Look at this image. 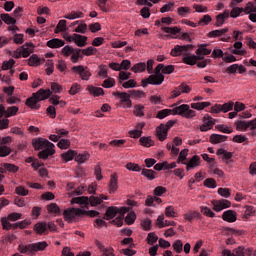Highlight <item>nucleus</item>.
I'll use <instances>...</instances> for the list:
<instances>
[{
    "mask_svg": "<svg viewBox=\"0 0 256 256\" xmlns=\"http://www.w3.org/2000/svg\"><path fill=\"white\" fill-rule=\"evenodd\" d=\"M162 31H164V33H170V35H177V34L181 33V28H179L177 26H175V27L163 26Z\"/></svg>",
    "mask_w": 256,
    "mask_h": 256,
    "instance_id": "ea45409f",
    "label": "nucleus"
},
{
    "mask_svg": "<svg viewBox=\"0 0 256 256\" xmlns=\"http://www.w3.org/2000/svg\"><path fill=\"white\" fill-rule=\"evenodd\" d=\"M64 219L68 223H73L75 217H83V209L80 208H69L64 210Z\"/></svg>",
    "mask_w": 256,
    "mask_h": 256,
    "instance_id": "6e6552de",
    "label": "nucleus"
},
{
    "mask_svg": "<svg viewBox=\"0 0 256 256\" xmlns=\"http://www.w3.org/2000/svg\"><path fill=\"white\" fill-rule=\"evenodd\" d=\"M74 31L75 33H81L82 35H85V33H87V23L81 20V23L74 29Z\"/></svg>",
    "mask_w": 256,
    "mask_h": 256,
    "instance_id": "49530a36",
    "label": "nucleus"
},
{
    "mask_svg": "<svg viewBox=\"0 0 256 256\" xmlns=\"http://www.w3.org/2000/svg\"><path fill=\"white\" fill-rule=\"evenodd\" d=\"M51 97V90L40 89L37 93H34L32 97L26 99L25 105L30 107V109H41V105H39V101H43L45 99H49Z\"/></svg>",
    "mask_w": 256,
    "mask_h": 256,
    "instance_id": "20e7f679",
    "label": "nucleus"
},
{
    "mask_svg": "<svg viewBox=\"0 0 256 256\" xmlns=\"http://www.w3.org/2000/svg\"><path fill=\"white\" fill-rule=\"evenodd\" d=\"M114 97L120 99V105L123 109H131L133 103L131 102V95L127 92L116 91L112 94Z\"/></svg>",
    "mask_w": 256,
    "mask_h": 256,
    "instance_id": "423d86ee",
    "label": "nucleus"
},
{
    "mask_svg": "<svg viewBox=\"0 0 256 256\" xmlns=\"http://www.w3.org/2000/svg\"><path fill=\"white\" fill-rule=\"evenodd\" d=\"M32 145L35 151H39V159H43L45 161L49 159V157L55 155V144L51 143L47 139L35 138L32 140Z\"/></svg>",
    "mask_w": 256,
    "mask_h": 256,
    "instance_id": "7ed1b4c3",
    "label": "nucleus"
},
{
    "mask_svg": "<svg viewBox=\"0 0 256 256\" xmlns=\"http://www.w3.org/2000/svg\"><path fill=\"white\" fill-rule=\"evenodd\" d=\"M235 103L232 101L224 103V104H216L211 108V113H229V111H233V107Z\"/></svg>",
    "mask_w": 256,
    "mask_h": 256,
    "instance_id": "9d476101",
    "label": "nucleus"
},
{
    "mask_svg": "<svg viewBox=\"0 0 256 256\" xmlns=\"http://www.w3.org/2000/svg\"><path fill=\"white\" fill-rule=\"evenodd\" d=\"M1 19L7 25H15V23H17V20H15V18L11 17L9 14H1Z\"/></svg>",
    "mask_w": 256,
    "mask_h": 256,
    "instance_id": "09e8293b",
    "label": "nucleus"
},
{
    "mask_svg": "<svg viewBox=\"0 0 256 256\" xmlns=\"http://www.w3.org/2000/svg\"><path fill=\"white\" fill-rule=\"evenodd\" d=\"M148 79L150 81V85H161L163 81H165V76H163V74H154L150 75Z\"/></svg>",
    "mask_w": 256,
    "mask_h": 256,
    "instance_id": "4be33fe9",
    "label": "nucleus"
},
{
    "mask_svg": "<svg viewBox=\"0 0 256 256\" xmlns=\"http://www.w3.org/2000/svg\"><path fill=\"white\" fill-rule=\"evenodd\" d=\"M35 233L37 235H49V231L47 230L46 222H38L33 227Z\"/></svg>",
    "mask_w": 256,
    "mask_h": 256,
    "instance_id": "4468645a",
    "label": "nucleus"
},
{
    "mask_svg": "<svg viewBox=\"0 0 256 256\" xmlns=\"http://www.w3.org/2000/svg\"><path fill=\"white\" fill-rule=\"evenodd\" d=\"M74 37L76 38L74 43L77 45V47H85V45H87V36L74 34Z\"/></svg>",
    "mask_w": 256,
    "mask_h": 256,
    "instance_id": "7c9ffc66",
    "label": "nucleus"
},
{
    "mask_svg": "<svg viewBox=\"0 0 256 256\" xmlns=\"http://www.w3.org/2000/svg\"><path fill=\"white\" fill-rule=\"evenodd\" d=\"M72 203H76L77 205H84L86 209H89V203H91V197L87 196H80V197H75L72 199Z\"/></svg>",
    "mask_w": 256,
    "mask_h": 256,
    "instance_id": "aec40b11",
    "label": "nucleus"
},
{
    "mask_svg": "<svg viewBox=\"0 0 256 256\" xmlns=\"http://www.w3.org/2000/svg\"><path fill=\"white\" fill-rule=\"evenodd\" d=\"M135 219H137L135 212H129L125 217L127 225H133L135 223Z\"/></svg>",
    "mask_w": 256,
    "mask_h": 256,
    "instance_id": "13d9d810",
    "label": "nucleus"
},
{
    "mask_svg": "<svg viewBox=\"0 0 256 256\" xmlns=\"http://www.w3.org/2000/svg\"><path fill=\"white\" fill-rule=\"evenodd\" d=\"M189 49H193V45L187 44V45H176L170 52V55L172 57H179V55H184L182 58V63H185V65H197V61H203L205 57L196 55H189L187 52Z\"/></svg>",
    "mask_w": 256,
    "mask_h": 256,
    "instance_id": "f257e3e1",
    "label": "nucleus"
},
{
    "mask_svg": "<svg viewBox=\"0 0 256 256\" xmlns=\"http://www.w3.org/2000/svg\"><path fill=\"white\" fill-rule=\"evenodd\" d=\"M173 250L176 252V253H183V241L181 240H176L173 245Z\"/></svg>",
    "mask_w": 256,
    "mask_h": 256,
    "instance_id": "4d7b16f0",
    "label": "nucleus"
},
{
    "mask_svg": "<svg viewBox=\"0 0 256 256\" xmlns=\"http://www.w3.org/2000/svg\"><path fill=\"white\" fill-rule=\"evenodd\" d=\"M225 33H229V28H223L220 30H212L208 33V37L210 39H215L216 37H223V35H224L225 37L221 38L220 41H223V42L231 41V36H229Z\"/></svg>",
    "mask_w": 256,
    "mask_h": 256,
    "instance_id": "1a4fd4ad",
    "label": "nucleus"
},
{
    "mask_svg": "<svg viewBox=\"0 0 256 256\" xmlns=\"http://www.w3.org/2000/svg\"><path fill=\"white\" fill-rule=\"evenodd\" d=\"M243 47V43L238 41L234 43V50H232L233 55H246L247 51L245 50H239Z\"/></svg>",
    "mask_w": 256,
    "mask_h": 256,
    "instance_id": "72a5a7b5",
    "label": "nucleus"
},
{
    "mask_svg": "<svg viewBox=\"0 0 256 256\" xmlns=\"http://www.w3.org/2000/svg\"><path fill=\"white\" fill-rule=\"evenodd\" d=\"M229 17V10H225L223 13H220L216 16L215 27H223L225 25V21Z\"/></svg>",
    "mask_w": 256,
    "mask_h": 256,
    "instance_id": "f3484780",
    "label": "nucleus"
},
{
    "mask_svg": "<svg viewBox=\"0 0 256 256\" xmlns=\"http://www.w3.org/2000/svg\"><path fill=\"white\" fill-rule=\"evenodd\" d=\"M67 31V20H60L55 28V33Z\"/></svg>",
    "mask_w": 256,
    "mask_h": 256,
    "instance_id": "c03bdc74",
    "label": "nucleus"
},
{
    "mask_svg": "<svg viewBox=\"0 0 256 256\" xmlns=\"http://www.w3.org/2000/svg\"><path fill=\"white\" fill-rule=\"evenodd\" d=\"M77 155V151L75 150H68L67 152H64L61 154V158L65 163H68V161H73Z\"/></svg>",
    "mask_w": 256,
    "mask_h": 256,
    "instance_id": "c756f323",
    "label": "nucleus"
},
{
    "mask_svg": "<svg viewBox=\"0 0 256 256\" xmlns=\"http://www.w3.org/2000/svg\"><path fill=\"white\" fill-rule=\"evenodd\" d=\"M103 199L107 201L108 197L105 194H101L99 197L90 196V205L91 207H97V205H101L103 203Z\"/></svg>",
    "mask_w": 256,
    "mask_h": 256,
    "instance_id": "393cba45",
    "label": "nucleus"
},
{
    "mask_svg": "<svg viewBox=\"0 0 256 256\" xmlns=\"http://www.w3.org/2000/svg\"><path fill=\"white\" fill-rule=\"evenodd\" d=\"M241 13H244L243 8L233 6L231 12H229V16L232 17V19H237Z\"/></svg>",
    "mask_w": 256,
    "mask_h": 256,
    "instance_id": "37998d69",
    "label": "nucleus"
},
{
    "mask_svg": "<svg viewBox=\"0 0 256 256\" xmlns=\"http://www.w3.org/2000/svg\"><path fill=\"white\" fill-rule=\"evenodd\" d=\"M140 144L143 145V147H153L155 145V142L151 139V137H141L140 138Z\"/></svg>",
    "mask_w": 256,
    "mask_h": 256,
    "instance_id": "a19ab883",
    "label": "nucleus"
},
{
    "mask_svg": "<svg viewBox=\"0 0 256 256\" xmlns=\"http://www.w3.org/2000/svg\"><path fill=\"white\" fill-rule=\"evenodd\" d=\"M222 219L228 223H235L237 221V213L233 210H226L222 214Z\"/></svg>",
    "mask_w": 256,
    "mask_h": 256,
    "instance_id": "dca6fc26",
    "label": "nucleus"
},
{
    "mask_svg": "<svg viewBox=\"0 0 256 256\" xmlns=\"http://www.w3.org/2000/svg\"><path fill=\"white\" fill-rule=\"evenodd\" d=\"M108 187L110 195H113V193H115L117 189H119V184L117 182V174L111 175Z\"/></svg>",
    "mask_w": 256,
    "mask_h": 256,
    "instance_id": "a211bd4d",
    "label": "nucleus"
},
{
    "mask_svg": "<svg viewBox=\"0 0 256 256\" xmlns=\"http://www.w3.org/2000/svg\"><path fill=\"white\" fill-rule=\"evenodd\" d=\"M243 10L246 15H249V13H256V6L253 4V2H248Z\"/></svg>",
    "mask_w": 256,
    "mask_h": 256,
    "instance_id": "bf43d9fd",
    "label": "nucleus"
},
{
    "mask_svg": "<svg viewBox=\"0 0 256 256\" xmlns=\"http://www.w3.org/2000/svg\"><path fill=\"white\" fill-rule=\"evenodd\" d=\"M216 155H223L224 159L226 161H229V159L233 158V153L228 152L227 150L220 148L217 150Z\"/></svg>",
    "mask_w": 256,
    "mask_h": 256,
    "instance_id": "de8ad7c7",
    "label": "nucleus"
},
{
    "mask_svg": "<svg viewBox=\"0 0 256 256\" xmlns=\"http://www.w3.org/2000/svg\"><path fill=\"white\" fill-rule=\"evenodd\" d=\"M182 165H186V170L191 171V169H195V167H199L201 165V157L194 155L189 162H182Z\"/></svg>",
    "mask_w": 256,
    "mask_h": 256,
    "instance_id": "ddd939ff",
    "label": "nucleus"
},
{
    "mask_svg": "<svg viewBox=\"0 0 256 256\" xmlns=\"http://www.w3.org/2000/svg\"><path fill=\"white\" fill-rule=\"evenodd\" d=\"M212 204L214 211H216L217 213H219V211H223V209H229V207H231V202L225 199L214 200L212 201Z\"/></svg>",
    "mask_w": 256,
    "mask_h": 256,
    "instance_id": "9b49d317",
    "label": "nucleus"
},
{
    "mask_svg": "<svg viewBox=\"0 0 256 256\" xmlns=\"http://www.w3.org/2000/svg\"><path fill=\"white\" fill-rule=\"evenodd\" d=\"M42 63H45V59L41 60V58H39V56H37V54H33L28 59V65L30 67H39V65H41Z\"/></svg>",
    "mask_w": 256,
    "mask_h": 256,
    "instance_id": "b1692460",
    "label": "nucleus"
},
{
    "mask_svg": "<svg viewBox=\"0 0 256 256\" xmlns=\"http://www.w3.org/2000/svg\"><path fill=\"white\" fill-rule=\"evenodd\" d=\"M169 130L165 128V124H161L159 127L156 128V135L159 141H165L167 139V133Z\"/></svg>",
    "mask_w": 256,
    "mask_h": 256,
    "instance_id": "412c9836",
    "label": "nucleus"
},
{
    "mask_svg": "<svg viewBox=\"0 0 256 256\" xmlns=\"http://www.w3.org/2000/svg\"><path fill=\"white\" fill-rule=\"evenodd\" d=\"M57 147H59V149H68V147H71V141L67 139H61L58 142Z\"/></svg>",
    "mask_w": 256,
    "mask_h": 256,
    "instance_id": "69168bd1",
    "label": "nucleus"
},
{
    "mask_svg": "<svg viewBox=\"0 0 256 256\" xmlns=\"http://www.w3.org/2000/svg\"><path fill=\"white\" fill-rule=\"evenodd\" d=\"M32 247L34 250V253H37L38 251H45L47 249L48 244L45 241L42 242H37V243H32Z\"/></svg>",
    "mask_w": 256,
    "mask_h": 256,
    "instance_id": "473e14b6",
    "label": "nucleus"
},
{
    "mask_svg": "<svg viewBox=\"0 0 256 256\" xmlns=\"http://www.w3.org/2000/svg\"><path fill=\"white\" fill-rule=\"evenodd\" d=\"M87 90L94 97H100V95H105V91L101 87H95L93 85H90L87 87Z\"/></svg>",
    "mask_w": 256,
    "mask_h": 256,
    "instance_id": "c85d7f7f",
    "label": "nucleus"
},
{
    "mask_svg": "<svg viewBox=\"0 0 256 256\" xmlns=\"http://www.w3.org/2000/svg\"><path fill=\"white\" fill-rule=\"evenodd\" d=\"M13 65H15V60H13V59L4 61L2 63V71H9V69H11L13 67Z\"/></svg>",
    "mask_w": 256,
    "mask_h": 256,
    "instance_id": "e2e57ef3",
    "label": "nucleus"
},
{
    "mask_svg": "<svg viewBox=\"0 0 256 256\" xmlns=\"http://www.w3.org/2000/svg\"><path fill=\"white\" fill-rule=\"evenodd\" d=\"M212 21L213 18H211V15L206 14L199 20L198 25H209Z\"/></svg>",
    "mask_w": 256,
    "mask_h": 256,
    "instance_id": "680f3d73",
    "label": "nucleus"
},
{
    "mask_svg": "<svg viewBox=\"0 0 256 256\" xmlns=\"http://www.w3.org/2000/svg\"><path fill=\"white\" fill-rule=\"evenodd\" d=\"M155 171L151 170V169H142L141 175H143L144 177H146L147 179H149V181H153V179H155Z\"/></svg>",
    "mask_w": 256,
    "mask_h": 256,
    "instance_id": "79ce46f5",
    "label": "nucleus"
},
{
    "mask_svg": "<svg viewBox=\"0 0 256 256\" xmlns=\"http://www.w3.org/2000/svg\"><path fill=\"white\" fill-rule=\"evenodd\" d=\"M153 193L156 197H161V195H163L164 193H167V188L163 186H158L154 189Z\"/></svg>",
    "mask_w": 256,
    "mask_h": 256,
    "instance_id": "774afa93",
    "label": "nucleus"
},
{
    "mask_svg": "<svg viewBox=\"0 0 256 256\" xmlns=\"http://www.w3.org/2000/svg\"><path fill=\"white\" fill-rule=\"evenodd\" d=\"M184 219L189 221V223H193L194 219H201V214L197 211H190L184 214Z\"/></svg>",
    "mask_w": 256,
    "mask_h": 256,
    "instance_id": "2f4dec72",
    "label": "nucleus"
},
{
    "mask_svg": "<svg viewBox=\"0 0 256 256\" xmlns=\"http://www.w3.org/2000/svg\"><path fill=\"white\" fill-rule=\"evenodd\" d=\"M2 167H4V169L10 173H17L19 171V167L11 163H4L2 164Z\"/></svg>",
    "mask_w": 256,
    "mask_h": 256,
    "instance_id": "8fccbe9b",
    "label": "nucleus"
},
{
    "mask_svg": "<svg viewBox=\"0 0 256 256\" xmlns=\"http://www.w3.org/2000/svg\"><path fill=\"white\" fill-rule=\"evenodd\" d=\"M180 115L181 117H185L186 119H193L197 114L188 104H182L180 106L174 107L171 109H163L157 112L156 119H165V117H169V115Z\"/></svg>",
    "mask_w": 256,
    "mask_h": 256,
    "instance_id": "f03ea898",
    "label": "nucleus"
},
{
    "mask_svg": "<svg viewBox=\"0 0 256 256\" xmlns=\"http://www.w3.org/2000/svg\"><path fill=\"white\" fill-rule=\"evenodd\" d=\"M211 102H197V103H192L191 108L196 109L197 111H203L205 107H210Z\"/></svg>",
    "mask_w": 256,
    "mask_h": 256,
    "instance_id": "58836bf2",
    "label": "nucleus"
},
{
    "mask_svg": "<svg viewBox=\"0 0 256 256\" xmlns=\"http://www.w3.org/2000/svg\"><path fill=\"white\" fill-rule=\"evenodd\" d=\"M209 44H200L198 45V49L196 50V55L198 57H203V55H211V49H208L207 47Z\"/></svg>",
    "mask_w": 256,
    "mask_h": 256,
    "instance_id": "bb28decb",
    "label": "nucleus"
},
{
    "mask_svg": "<svg viewBox=\"0 0 256 256\" xmlns=\"http://www.w3.org/2000/svg\"><path fill=\"white\" fill-rule=\"evenodd\" d=\"M81 49H74L70 61L72 63H79V59H83V54H81Z\"/></svg>",
    "mask_w": 256,
    "mask_h": 256,
    "instance_id": "c9c22d12",
    "label": "nucleus"
},
{
    "mask_svg": "<svg viewBox=\"0 0 256 256\" xmlns=\"http://www.w3.org/2000/svg\"><path fill=\"white\" fill-rule=\"evenodd\" d=\"M18 251L23 255H33L35 253L33 250V244H19Z\"/></svg>",
    "mask_w": 256,
    "mask_h": 256,
    "instance_id": "6ab92c4d",
    "label": "nucleus"
},
{
    "mask_svg": "<svg viewBox=\"0 0 256 256\" xmlns=\"http://www.w3.org/2000/svg\"><path fill=\"white\" fill-rule=\"evenodd\" d=\"M144 111L145 106L141 104H138L134 107V115H136V117H143V115H145Z\"/></svg>",
    "mask_w": 256,
    "mask_h": 256,
    "instance_id": "864d4df0",
    "label": "nucleus"
},
{
    "mask_svg": "<svg viewBox=\"0 0 256 256\" xmlns=\"http://www.w3.org/2000/svg\"><path fill=\"white\" fill-rule=\"evenodd\" d=\"M19 112V107L17 106H10L6 110V117H15Z\"/></svg>",
    "mask_w": 256,
    "mask_h": 256,
    "instance_id": "603ef678",
    "label": "nucleus"
},
{
    "mask_svg": "<svg viewBox=\"0 0 256 256\" xmlns=\"http://www.w3.org/2000/svg\"><path fill=\"white\" fill-rule=\"evenodd\" d=\"M204 187H208L209 189H215L217 187V181L213 178H208L204 181Z\"/></svg>",
    "mask_w": 256,
    "mask_h": 256,
    "instance_id": "052dcab7",
    "label": "nucleus"
},
{
    "mask_svg": "<svg viewBox=\"0 0 256 256\" xmlns=\"http://www.w3.org/2000/svg\"><path fill=\"white\" fill-rule=\"evenodd\" d=\"M203 125L200 126V131L205 132L209 131L213 128V125H215V119L209 116V114H206L203 118Z\"/></svg>",
    "mask_w": 256,
    "mask_h": 256,
    "instance_id": "f8f14e48",
    "label": "nucleus"
},
{
    "mask_svg": "<svg viewBox=\"0 0 256 256\" xmlns=\"http://www.w3.org/2000/svg\"><path fill=\"white\" fill-rule=\"evenodd\" d=\"M189 13H191V9L189 7L181 6L177 9V14L179 15V17H187Z\"/></svg>",
    "mask_w": 256,
    "mask_h": 256,
    "instance_id": "6e6d98bb",
    "label": "nucleus"
},
{
    "mask_svg": "<svg viewBox=\"0 0 256 256\" xmlns=\"http://www.w3.org/2000/svg\"><path fill=\"white\" fill-rule=\"evenodd\" d=\"M95 244L102 252V256H115V254L113 253V249L105 248V246H103V244L99 240H96Z\"/></svg>",
    "mask_w": 256,
    "mask_h": 256,
    "instance_id": "a878e982",
    "label": "nucleus"
},
{
    "mask_svg": "<svg viewBox=\"0 0 256 256\" xmlns=\"http://www.w3.org/2000/svg\"><path fill=\"white\" fill-rule=\"evenodd\" d=\"M102 87H104L105 89H111V87H115V79L108 78L104 80Z\"/></svg>",
    "mask_w": 256,
    "mask_h": 256,
    "instance_id": "338daca9",
    "label": "nucleus"
},
{
    "mask_svg": "<svg viewBox=\"0 0 256 256\" xmlns=\"http://www.w3.org/2000/svg\"><path fill=\"white\" fill-rule=\"evenodd\" d=\"M145 69H147V64H145V62H140V63L135 64L131 68V71H133V73H143V71H145Z\"/></svg>",
    "mask_w": 256,
    "mask_h": 256,
    "instance_id": "4c0bfd02",
    "label": "nucleus"
},
{
    "mask_svg": "<svg viewBox=\"0 0 256 256\" xmlns=\"http://www.w3.org/2000/svg\"><path fill=\"white\" fill-rule=\"evenodd\" d=\"M72 73H76L82 81H89L91 79V70L87 66L78 65L71 68Z\"/></svg>",
    "mask_w": 256,
    "mask_h": 256,
    "instance_id": "0eeeda50",
    "label": "nucleus"
},
{
    "mask_svg": "<svg viewBox=\"0 0 256 256\" xmlns=\"http://www.w3.org/2000/svg\"><path fill=\"white\" fill-rule=\"evenodd\" d=\"M118 213L119 217L114 220V223H116L118 227H121L123 225V218L125 217V213H129V207H122L119 209L115 206H111L107 208L105 215L106 219L109 221L111 219H114V217H116Z\"/></svg>",
    "mask_w": 256,
    "mask_h": 256,
    "instance_id": "39448f33",
    "label": "nucleus"
},
{
    "mask_svg": "<svg viewBox=\"0 0 256 256\" xmlns=\"http://www.w3.org/2000/svg\"><path fill=\"white\" fill-rule=\"evenodd\" d=\"M235 126L237 131H247L249 129V124L247 121H236Z\"/></svg>",
    "mask_w": 256,
    "mask_h": 256,
    "instance_id": "a18cd8bd",
    "label": "nucleus"
},
{
    "mask_svg": "<svg viewBox=\"0 0 256 256\" xmlns=\"http://www.w3.org/2000/svg\"><path fill=\"white\" fill-rule=\"evenodd\" d=\"M65 45V41L59 38H53L47 42V47L50 49H59V47H63Z\"/></svg>",
    "mask_w": 256,
    "mask_h": 256,
    "instance_id": "5701e85b",
    "label": "nucleus"
},
{
    "mask_svg": "<svg viewBox=\"0 0 256 256\" xmlns=\"http://www.w3.org/2000/svg\"><path fill=\"white\" fill-rule=\"evenodd\" d=\"M47 211L49 213H54L55 215H59L61 213V208L55 203H51L50 205L47 206Z\"/></svg>",
    "mask_w": 256,
    "mask_h": 256,
    "instance_id": "3c124183",
    "label": "nucleus"
},
{
    "mask_svg": "<svg viewBox=\"0 0 256 256\" xmlns=\"http://www.w3.org/2000/svg\"><path fill=\"white\" fill-rule=\"evenodd\" d=\"M225 141H227L226 135L212 134L210 136V143H212V145H217V143H223Z\"/></svg>",
    "mask_w": 256,
    "mask_h": 256,
    "instance_id": "cd10ccee",
    "label": "nucleus"
},
{
    "mask_svg": "<svg viewBox=\"0 0 256 256\" xmlns=\"http://www.w3.org/2000/svg\"><path fill=\"white\" fill-rule=\"evenodd\" d=\"M83 17H85V14H83V12L81 11H72L71 13L67 14L64 16L65 19H83Z\"/></svg>",
    "mask_w": 256,
    "mask_h": 256,
    "instance_id": "f704fd0d",
    "label": "nucleus"
},
{
    "mask_svg": "<svg viewBox=\"0 0 256 256\" xmlns=\"http://www.w3.org/2000/svg\"><path fill=\"white\" fill-rule=\"evenodd\" d=\"M20 49L22 51V57H24V59H27V57H29V55L33 53L35 45H33V43L31 42H26L24 45L21 46Z\"/></svg>",
    "mask_w": 256,
    "mask_h": 256,
    "instance_id": "2eb2a0df",
    "label": "nucleus"
},
{
    "mask_svg": "<svg viewBox=\"0 0 256 256\" xmlns=\"http://www.w3.org/2000/svg\"><path fill=\"white\" fill-rule=\"evenodd\" d=\"M11 148L6 145H0V157H8V155H11Z\"/></svg>",
    "mask_w": 256,
    "mask_h": 256,
    "instance_id": "5fc2aeb1",
    "label": "nucleus"
},
{
    "mask_svg": "<svg viewBox=\"0 0 256 256\" xmlns=\"http://www.w3.org/2000/svg\"><path fill=\"white\" fill-rule=\"evenodd\" d=\"M200 211L201 213H203V215H206V217H211V218L215 217V213L212 212L211 209L206 206H201Z\"/></svg>",
    "mask_w": 256,
    "mask_h": 256,
    "instance_id": "0e129e2a",
    "label": "nucleus"
},
{
    "mask_svg": "<svg viewBox=\"0 0 256 256\" xmlns=\"http://www.w3.org/2000/svg\"><path fill=\"white\" fill-rule=\"evenodd\" d=\"M91 157V155L87 152L82 153V154H76L75 156V161L76 163H85L86 161H89V158Z\"/></svg>",
    "mask_w": 256,
    "mask_h": 256,
    "instance_id": "e433bc0d",
    "label": "nucleus"
}]
</instances>
